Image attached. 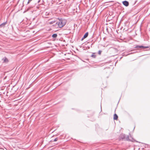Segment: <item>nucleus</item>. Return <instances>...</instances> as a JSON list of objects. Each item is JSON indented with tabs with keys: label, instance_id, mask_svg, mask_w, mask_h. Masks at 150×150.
I'll return each instance as SVG.
<instances>
[{
	"label": "nucleus",
	"instance_id": "0eeeda50",
	"mask_svg": "<svg viewBox=\"0 0 150 150\" xmlns=\"http://www.w3.org/2000/svg\"><path fill=\"white\" fill-rule=\"evenodd\" d=\"M94 53H93L92 55H91V57H93V58H95L96 57V56L95 54Z\"/></svg>",
	"mask_w": 150,
	"mask_h": 150
},
{
	"label": "nucleus",
	"instance_id": "f03ea898",
	"mask_svg": "<svg viewBox=\"0 0 150 150\" xmlns=\"http://www.w3.org/2000/svg\"><path fill=\"white\" fill-rule=\"evenodd\" d=\"M134 48L137 49H145L148 48V47L147 46L137 45Z\"/></svg>",
	"mask_w": 150,
	"mask_h": 150
},
{
	"label": "nucleus",
	"instance_id": "9b49d317",
	"mask_svg": "<svg viewBox=\"0 0 150 150\" xmlns=\"http://www.w3.org/2000/svg\"><path fill=\"white\" fill-rule=\"evenodd\" d=\"M102 51L101 50H99L98 52V54L100 55Z\"/></svg>",
	"mask_w": 150,
	"mask_h": 150
},
{
	"label": "nucleus",
	"instance_id": "423d86ee",
	"mask_svg": "<svg viewBox=\"0 0 150 150\" xmlns=\"http://www.w3.org/2000/svg\"><path fill=\"white\" fill-rule=\"evenodd\" d=\"M118 116L116 114H115L114 115L113 119L114 120H117L118 118Z\"/></svg>",
	"mask_w": 150,
	"mask_h": 150
},
{
	"label": "nucleus",
	"instance_id": "f8f14e48",
	"mask_svg": "<svg viewBox=\"0 0 150 150\" xmlns=\"http://www.w3.org/2000/svg\"><path fill=\"white\" fill-rule=\"evenodd\" d=\"M58 138H56L54 139V142L57 141L58 140Z\"/></svg>",
	"mask_w": 150,
	"mask_h": 150
},
{
	"label": "nucleus",
	"instance_id": "7ed1b4c3",
	"mask_svg": "<svg viewBox=\"0 0 150 150\" xmlns=\"http://www.w3.org/2000/svg\"><path fill=\"white\" fill-rule=\"evenodd\" d=\"M123 4L126 6H127L129 5V2L126 1H124L122 2Z\"/></svg>",
	"mask_w": 150,
	"mask_h": 150
},
{
	"label": "nucleus",
	"instance_id": "39448f33",
	"mask_svg": "<svg viewBox=\"0 0 150 150\" xmlns=\"http://www.w3.org/2000/svg\"><path fill=\"white\" fill-rule=\"evenodd\" d=\"M2 60H4V62H8V59L6 57H5L2 59Z\"/></svg>",
	"mask_w": 150,
	"mask_h": 150
},
{
	"label": "nucleus",
	"instance_id": "6e6552de",
	"mask_svg": "<svg viewBox=\"0 0 150 150\" xmlns=\"http://www.w3.org/2000/svg\"><path fill=\"white\" fill-rule=\"evenodd\" d=\"M88 33L86 32L83 36L84 38H87L88 37Z\"/></svg>",
	"mask_w": 150,
	"mask_h": 150
},
{
	"label": "nucleus",
	"instance_id": "2eb2a0df",
	"mask_svg": "<svg viewBox=\"0 0 150 150\" xmlns=\"http://www.w3.org/2000/svg\"><path fill=\"white\" fill-rule=\"evenodd\" d=\"M40 1V0H38V3H39Z\"/></svg>",
	"mask_w": 150,
	"mask_h": 150
},
{
	"label": "nucleus",
	"instance_id": "f257e3e1",
	"mask_svg": "<svg viewBox=\"0 0 150 150\" xmlns=\"http://www.w3.org/2000/svg\"><path fill=\"white\" fill-rule=\"evenodd\" d=\"M66 21L65 19H59V21L57 22L56 24H58L59 28H61L66 24Z\"/></svg>",
	"mask_w": 150,
	"mask_h": 150
},
{
	"label": "nucleus",
	"instance_id": "4468645a",
	"mask_svg": "<svg viewBox=\"0 0 150 150\" xmlns=\"http://www.w3.org/2000/svg\"><path fill=\"white\" fill-rule=\"evenodd\" d=\"M85 38H84V36L81 38V40H83Z\"/></svg>",
	"mask_w": 150,
	"mask_h": 150
},
{
	"label": "nucleus",
	"instance_id": "ddd939ff",
	"mask_svg": "<svg viewBox=\"0 0 150 150\" xmlns=\"http://www.w3.org/2000/svg\"><path fill=\"white\" fill-rule=\"evenodd\" d=\"M85 38H84V36L81 38V40H83Z\"/></svg>",
	"mask_w": 150,
	"mask_h": 150
},
{
	"label": "nucleus",
	"instance_id": "1a4fd4ad",
	"mask_svg": "<svg viewBox=\"0 0 150 150\" xmlns=\"http://www.w3.org/2000/svg\"><path fill=\"white\" fill-rule=\"evenodd\" d=\"M52 36L53 38H56L57 37V34H54L52 35Z\"/></svg>",
	"mask_w": 150,
	"mask_h": 150
},
{
	"label": "nucleus",
	"instance_id": "20e7f679",
	"mask_svg": "<svg viewBox=\"0 0 150 150\" xmlns=\"http://www.w3.org/2000/svg\"><path fill=\"white\" fill-rule=\"evenodd\" d=\"M7 21H6L5 22H4L1 25H0V28H2V27H4V26L7 24Z\"/></svg>",
	"mask_w": 150,
	"mask_h": 150
},
{
	"label": "nucleus",
	"instance_id": "9d476101",
	"mask_svg": "<svg viewBox=\"0 0 150 150\" xmlns=\"http://www.w3.org/2000/svg\"><path fill=\"white\" fill-rule=\"evenodd\" d=\"M55 22V21H52L50 22L49 23L50 24H52L54 23Z\"/></svg>",
	"mask_w": 150,
	"mask_h": 150
}]
</instances>
